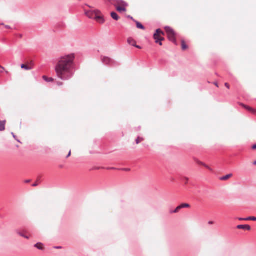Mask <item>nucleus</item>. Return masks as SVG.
<instances>
[{
	"label": "nucleus",
	"instance_id": "nucleus-1",
	"mask_svg": "<svg viewBox=\"0 0 256 256\" xmlns=\"http://www.w3.org/2000/svg\"><path fill=\"white\" fill-rule=\"evenodd\" d=\"M74 59V54L62 56L58 59L55 66V71L59 78L62 80H67L71 77L70 76L66 75V74L70 72Z\"/></svg>",
	"mask_w": 256,
	"mask_h": 256
},
{
	"label": "nucleus",
	"instance_id": "nucleus-2",
	"mask_svg": "<svg viewBox=\"0 0 256 256\" xmlns=\"http://www.w3.org/2000/svg\"><path fill=\"white\" fill-rule=\"evenodd\" d=\"M114 6L118 12H126L128 4L123 0H114Z\"/></svg>",
	"mask_w": 256,
	"mask_h": 256
},
{
	"label": "nucleus",
	"instance_id": "nucleus-3",
	"mask_svg": "<svg viewBox=\"0 0 256 256\" xmlns=\"http://www.w3.org/2000/svg\"><path fill=\"white\" fill-rule=\"evenodd\" d=\"M162 35L164 36V32L160 29H158L156 30V32L154 34V38L156 40V42L159 44L160 46H162V41L164 40V38L162 36Z\"/></svg>",
	"mask_w": 256,
	"mask_h": 256
},
{
	"label": "nucleus",
	"instance_id": "nucleus-4",
	"mask_svg": "<svg viewBox=\"0 0 256 256\" xmlns=\"http://www.w3.org/2000/svg\"><path fill=\"white\" fill-rule=\"evenodd\" d=\"M164 29L166 32L168 38L170 41L174 42L176 40V32L174 30L168 26L166 27Z\"/></svg>",
	"mask_w": 256,
	"mask_h": 256
},
{
	"label": "nucleus",
	"instance_id": "nucleus-5",
	"mask_svg": "<svg viewBox=\"0 0 256 256\" xmlns=\"http://www.w3.org/2000/svg\"><path fill=\"white\" fill-rule=\"evenodd\" d=\"M94 14L96 20L100 24H103L104 20L103 17L100 15V12L98 10H94Z\"/></svg>",
	"mask_w": 256,
	"mask_h": 256
},
{
	"label": "nucleus",
	"instance_id": "nucleus-6",
	"mask_svg": "<svg viewBox=\"0 0 256 256\" xmlns=\"http://www.w3.org/2000/svg\"><path fill=\"white\" fill-rule=\"evenodd\" d=\"M190 205L188 204H186V203L182 204L180 205L179 206H177L174 211L170 212V214L178 213L179 212V211L181 209L184 208H190Z\"/></svg>",
	"mask_w": 256,
	"mask_h": 256
},
{
	"label": "nucleus",
	"instance_id": "nucleus-7",
	"mask_svg": "<svg viewBox=\"0 0 256 256\" xmlns=\"http://www.w3.org/2000/svg\"><path fill=\"white\" fill-rule=\"evenodd\" d=\"M33 64L32 62L24 64L21 65V68L26 70H30L32 68Z\"/></svg>",
	"mask_w": 256,
	"mask_h": 256
},
{
	"label": "nucleus",
	"instance_id": "nucleus-8",
	"mask_svg": "<svg viewBox=\"0 0 256 256\" xmlns=\"http://www.w3.org/2000/svg\"><path fill=\"white\" fill-rule=\"evenodd\" d=\"M86 15L90 18H94V11H85Z\"/></svg>",
	"mask_w": 256,
	"mask_h": 256
},
{
	"label": "nucleus",
	"instance_id": "nucleus-9",
	"mask_svg": "<svg viewBox=\"0 0 256 256\" xmlns=\"http://www.w3.org/2000/svg\"><path fill=\"white\" fill-rule=\"evenodd\" d=\"M238 229H243L247 230H250L251 228L249 225H238L237 226Z\"/></svg>",
	"mask_w": 256,
	"mask_h": 256
},
{
	"label": "nucleus",
	"instance_id": "nucleus-10",
	"mask_svg": "<svg viewBox=\"0 0 256 256\" xmlns=\"http://www.w3.org/2000/svg\"><path fill=\"white\" fill-rule=\"evenodd\" d=\"M128 42L129 44L132 46H136V42L133 38H129L128 39Z\"/></svg>",
	"mask_w": 256,
	"mask_h": 256
},
{
	"label": "nucleus",
	"instance_id": "nucleus-11",
	"mask_svg": "<svg viewBox=\"0 0 256 256\" xmlns=\"http://www.w3.org/2000/svg\"><path fill=\"white\" fill-rule=\"evenodd\" d=\"M239 220H254L256 221V217L254 216H250L246 218H240Z\"/></svg>",
	"mask_w": 256,
	"mask_h": 256
},
{
	"label": "nucleus",
	"instance_id": "nucleus-12",
	"mask_svg": "<svg viewBox=\"0 0 256 256\" xmlns=\"http://www.w3.org/2000/svg\"><path fill=\"white\" fill-rule=\"evenodd\" d=\"M110 15H111L112 18L114 20H119V18H120L119 16H118V14H117L116 12H111Z\"/></svg>",
	"mask_w": 256,
	"mask_h": 256
},
{
	"label": "nucleus",
	"instance_id": "nucleus-13",
	"mask_svg": "<svg viewBox=\"0 0 256 256\" xmlns=\"http://www.w3.org/2000/svg\"><path fill=\"white\" fill-rule=\"evenodd\" d=\"M232 174H227L223 177H222L220 178V180H228L229 178H232Z\"/></svg>",
	"mask_w": 256,
	"mask_h": 256
},
{
	"label": "nucleus",
	"instance_id": "nucleus-14",
	"mask_svg": "<svg viewBox=\"0 0 256 256\" xmlns=\"http://www.w3.org/2000/svg\"><path fill=\"white\" fill-rule=\"evenodd\" d=\"M6 122L4 121H0V130L2 131L5 129V124Z\"/></svg>",
	"mask_w": 256,
	"mask_h": 256
},
{
	"label": "nucleus",
	"instance_id": "nucleus-15",
	"mask_svg": "<svg viewBox=\"0 0 256 256\" xmlns=\"http://www.w3.org/2000/svg\"><path fill=\"white\" fill-rule=\"evenodd\" d=\"M34 246L40 250H43L44 249V245L42 243H38L35 244Z\"/></svg>",
	"mask_w": 256,
	"mask_h": 256
},
{
	"label": "nucleus",
	"instance_id": "nucleus-16",
	"mask_svg": "<svg viewBox=\"0 0 256 256\" xmlns=\"http://www.w3.org/2000/svg\"><path fill=\"white\" fill-rule=\"evenodd\" d=\"M44 80L48 82H52L54 80V79L52 78H48L47 76H42Z\"/></svg>",
	"mask_w": 256,
	"mask_h": 256
},
{
	"label": "nucleus",
	"instance_id": "nucleus-17",
	"mask_svg": "<svg viewBox=\"0 0 256 256\" xmlns=\"http://www.w3.org/2000/svg\"><path fill=\"white\" fill-rule=\"evenodd\" d=\"M204 166V167H205L207 169H208V170H210V171H212V170L211 168H210L208 166L207 164H206L202 162H200L198 163Z\"/></svg>",
	"mask_w": 256,
	"mask_h": 256
},
{
	"label": "nucleus",
	"instance_id": "nucleus-18",
	"mask_svg": "<svg viewBox=\"0 0 256 256\" xmlns=\"http://www.w3.org/2000/svg\"><path fill=\"white\" fill-rule=\"evenodd\" d=\"M182 50H185L188 49V46L184 40L182 42Z\"/></svg>",
	"mask_w": 256,
	"mask_h": 256
},
{
	"label": "nucleus",
	"instance_id": "nucleus-19",
	"mask_svg": "<svg viewBox=\"0 0 256 256\" xmlns=\"http://www.w3.org/2000/svg\"><path fill=\"white\" fill-rule=\"evenodd\" d=\"M240 106H243L244 108H245L247 110H248V111L250 112H252V108H251V107H250L248 106H246L243 104H240Z\"/></svg>",
	"mask_w": 256,
	"mask_h": 256
},
{
	"label": "nucleus",
	"instance_id": "nucleus-20",
	"mask_svg": "<svg viewBox=\"0 0 256 256\" xmlns=\"http://www.w3.org/2000/svg\"><path fill=\"white\" fill-rule=\"evenodd\" d=\"M102 61L106 64H108L110 62V59L108 58L104 57L102 59Z\"/></svg>",
	"mask_w": 256,
	"mask_h": 256
},
{
	"label": "nucleus",
	"instance_id": "nucleus-21",
	"mask_svg": "<svg viewBox=\"0 0 256 256\" xmlns=\"http://www.w3.org/2000/svg\"><path fill=\"white\" fill-rule=\"evenodd\" d=\"M136 26L138 28L142 29V30L144 29V26L142 25V24H140L139 22H136Z\"/></svg>",
	"mask_w": 256,
	"mask_h": 256
},
{
	"label": "nucleus",
	"instance_id": "nucleus-22",
	"mask_svg": "<svg viewBox=\"0 0 256 256\" xmlns=\"http://www.w3.org/2000/svg\"><path fill=\"white\" fill-rule=\"evenodd\" d=\"M144 140V138H142L138 137L136 140V144H139L140 142Z\"/></svg>",
	"mask_w": 256,
	"mask_h": 256
},
{
	"label": "nucleus",
	"instance_id": "nucleus-23",
	"mask_svg": "<svg viewBox=\"0 0 256 256\" xmlns=\"http://www.w3.org/2000/svg\"><path fill=\"white\" fill-rule=\"evenodd\" d=\"M225 86L228 88L229 89L230 88V84H228V83H226L225 84Z\"/></svg>",
	"mask_w": 256,
	"mask_h": 256
},
{
	"label": "nucleus",
	"instance_id": "nucleus-24",
	"mask_svg": "<svg viewBox=\"0 0 256 256\" xmlns=\"http://www.w3.org/2000/svg\"><path fill=\"white\" fill-rule=\"evenodd\" d=\"M251 112H252L254 114H256V110L253 108Z\"/></svg>",
	"mask_w": 256,
	"mask_h": 256
},
{
	"label": "nucleus",
	"instance_id": "nucleus-25",
	"mask_svg": "<svg viewBox=\"0 0 256 256\" xmlns=\"http://www.w3.org/2000/svg\"><path fill=\"white\" fill-rule=\"evenodd\" d=\"M184 180H185V184H186L188 182V178H185Z\"/></svg>",
	"mask_w": 256,
	"mask_h": 256
},
{
	"label": "nucleus",
	"instance_id": "nucleus-26",
	"mask_svg": "<svg viewBox=\"0 0 256 256\" xmlns=\"http://www.w3.org/2000/svg\"><path fill=\"white\" fill-rule=\"evenodd\" d=\"M57 84L58 86H61L63 84V83L62 82H58Z\"/></svg>",
	"mask_w": 256,
	"mask_h": 256
},
{
	"label": "nucleus",
	"instance_id": "nucleus-27",
	"mask_svg": "<svg viewBox=\"0 0 256 256\" xmlns=\"http://www.w3.org/2000/svg\"><path fill=\"white\" fill-rule=\"evenodd\" d=\"M252 149L254 150H256V144H254V146H252Z\"/></svg>",
	"mask_w": 256,
	"mask_h": 256
},
{
	"label": "nucleus",
	"instance_id": "nucleus-28",
	"mask_svg": "<svg viewBox=\"0 0 256 256\" xmlns=\"http://www.w3.org/2000/svg\"><path fill=\"white\" fill-rule=\"evenodd\" d=\"M208 224H214V222H212V221H210V222H208Z\"/></svg>",
	"mask_w": 256,
	"mask_h": 256
},
{
	"label": "nucleus",
	"instance_id": "nucleus-29",
	"mask_svg": "<svg viewBox=\"0 0 256 256\" xmlns=\"http://www.w3.org/2000/svg\"><path fill=\"white\" fill-rule=\"evenodd\" d=\"M70 155H71V150L70 151L68 155L66 156V158H68V157H70Z\"/></svg>",
	"mask_w": 256,
	"mask_h": 256
},
{
	"label": "nucleus",
	"instance_id": "nucleus-30",
	"mask_svg": "<svg viewBox=\"0 0 256 256\" xmlns=\"http://www.w3.org/2000/svg\"><path fill=\"white\" fill-rule=\"evenodd\" d=\"M20 235H21L22 236H23V237H24V238H28V236H24V235L22 234H21Z\"/></svg>",
	"mask_w": 256,
	"mask_h": 256
},
{
	"label": "nucleus",
	"instance_id": "nucleus-31",
	"mask_svg": "<svg viewBox=\"0 0 256 256\" xmlns=\"http://www.w3.org/2000/svg\"><path fill=\"white\" fill-rule=\"evenodd\" d=\"M38 184L37 183H36H36H34V184H32V186H38Z\"/></svg>",
	"mask_w": 256,
	"mask_h": 256
},
{
	"label": "nucleus",
	"instance_id": "nucleus-32",
	"mask_svg": "<svg viewBox=\"0 0 256 256\" xmlns=\"http://www.w3.org/2000/svg\"><path fill=\"white\" fill-rule=\"evenodd\" d=\"M5 27H6V28H10V27L9 26H5Z\"/></svg>",
	"mask_w": 256,
	"mask_h": 256
},
{
	"label": "nucleus",
	"instance_id": "nucleus-33",
	"mask_svg": "<svg viewBox=\"0 0 256 256\" xmlns=\"http://www.w3.org/2000/svg\"><path fill=\"white\" fill-rule=\"evenodd\" d=\"M18 36L20 38H22V35L21 34H18Z\"/></svg>",
	"mask_w": 256,
	"mask_h": 256
},
{
	"label": "nucleus",
	"instance_id": "nucleus-34",
	"mask_svg": "<svg viewBox=\"0 0 256 256\" xmlns=\"http://www.w3.org/2000/svg\"><path fill=\"white\" fill-rule=\"evenodd\" d=\"M135 46V47H136V48H140H140H140V46H137L136 44V46Z\"/></svg>",
	"mask_w": 256,
	"mask_h": 256
},
{
	"label": "nucleus",
	"instance_id": "nucleus-35",
	"mask_svg": "<svg viewBox=\"0 0 256 256\" xmlns=\"http://www.w3.org/2000/svg\"><path fill=\"white\" fill-rule=\"evenodd\" d=\"M214 84L216 85V86L218 87V83H215Z\"/></svg>",
	"mask_w": 256,
	"mask_h": 256
},
{
	"label": "nucleus",
	"instance_id": "nucleus-36",
	"mask_svg": "<svg viewBox=\"0 0 256 256\" xmlns=\"http://www.w3.org/2000/svg\"><path fill=\"white\" fill-rule=\"evenodd\" d=\"M26 182H30V180H28L26 181Z\"/></svg>",
	"mask_w": 256,
	"mask_h": 256
},
{
	"label": "nucleus",
	"instance_id": "nucleus-37",
	"mask_svg": "<svg viewBox=\"0 0 256 256\" xmlns=\"http://www.w3.org/2000/svg\"><path fill=\"white\" fill-rule=\"evenodd\" d=\"M0 25L4 26V24L3 23H2V24H0Z\"/></svg>",
	"mask_w": 256,
	"mask_h": 256
},
{
	"label": "nucleus",
	"instance_id": "nucleus-38",
	"mask_svg": "<svg viewBox=\"0 0 256 256\" xmlns=\"http://www.w3.org/2000/svg\"><path fill=\"white\" fill-rule=\"evenodd\" d=\"M56 248H61V247H56Z\"/></svg>",
	"mask_w": 256,
	"mask_h": 256
},
{
	"label": "nucleus",
	"instance_id": "nucleus-39",
	"mask_svg": "<svg viewBox=\"0 0 256 256\" xmlns=\"http://www.w3.org/2000/svg\"><path fill=\"white\" fill-rule=\"evenodd\" d=\"M254 164H256V161L254 162Z\"/></svg>",
	"mask_w": 256,
	"mask_h": 256
},
{
	"label": "nucleus",
	"instance_id": "nucleus-40",
	"mask_svg": "<svg viewBox=\"0 0 256 256\" xmlns=\"http://www.w3.org/2000/svg\"><path fill=\"white\" fill-rule=\"evenodd\" d=\"M0 68H4L0 66Z\"/></svg>",
	"mask_w": 256,
	"mask_h": 256
}]
</instances>
